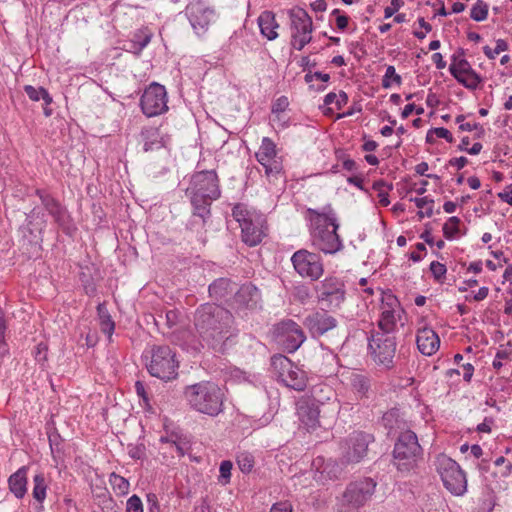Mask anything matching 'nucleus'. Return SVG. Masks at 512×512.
Here are the masks:
<instances>
[{
    "instance_id": "1",
    "label": "nucleus",
    "mask_w": 512,
    "mask_h": 512,
    "mask_svg": "<svg viewBox=\"0 0 512 512\" xmlns=\"http://www.w3.org/2000/svg\"><path fill=\"white\" fill-rule=\"evenodd\" d=\"M193 324L201 339L192 345L195 350L204 347L205 343L215 352L224 353L235 336L233 314L217 304L200 305L194 313Z\"/></svg>"
},
{
    "instance_id": "2",
    "label": "nucleus",
    "mask_w": 512,
    "mask_h": 512,
    "mask_svg": "<svg viewBox=\"0 0 512 512\" xmlns=\"http://www.w3.org/2000/svg\"><path fill=\"white\" fill-rule=\"evenodd\" d=\"M307 213L311 222L313 246L325 254H335L342 250V240L337 233L339 224L332 207L327 205L321 211L309 208Z\"/></svg>"
},
{
    "instance_id": "3",
    "label": "nucleus",
    "mask_w": 512,
    "mask_h": 512,
    "mask_svg": "<svg viewBox=\"0 0 512 512\" xmlns=\"http://www.w3.org/2000/svg\"><path fill=\"white\" fill-rule=\"evenodd\" d=\"M186 194L190 197L194 215L204 220L210 215L212 202L221 196L217 173L214 170H203L193 174Z\"/></svg>"
},
{
    "instance_id": "4",
    "label": "nucleus",
    "mask_w": 512,
    "mask_h": 512,
    "mask_svg": "<svg viewBox=\"0 0 512 512\" xmlns=\"http://www.w3.org/2000/svg\"><path fill=\"white\" fill-rule=\"evenodd\" d=\"M183 395L190 408L199 413L215 417L223 411L224 393L214 382L186 386Z\"/></svg>"
},
{
    "instance_id": "5",
    "label": "nucleus",
    "mask_w": 512,
    "mask_h": 512,
    "mask_svg": "<svg viewBox=\"0 0 512 512\" xmlns=\"http://www.w3.org/2000/svg\"><path fill=\"white\" fill-rule=\"evenodd\" d=\"M148 354L146 368L151 376L164 381L177 377L179 361L176 359V353L169 346H153Z\"/></svg>"
},
{
    "instance_id": "6",
    "label": "nucleus",
    "mask_w": 512,
    "mask_h": 512,
    "mask_svg": "<svg viewBox=\"0 0 512 512\" xmlns=\"http://www.w3.org/2000/svg\"><path fill=\"white\" fill-rule=\"evenodd\" d=\"M422 456V448L417 435L411 430L400 432L394 445V465L401 472L413 469Z\"/></svg>"
},
{
    "instance_id": "7",
    "label": "nucleus",
    "mask_w": 512,
    "mask_h": 512,
    "mask_svg": "<svg viewBox=\"0 0 512 512\" xmlns=\"http://www.w3.org/2000/svg\"><path fill=\"white\" fill-rule=\"evenodd\" d=\"M436 466L443 485L448 491L457 496L466 492V475L455 460L446 455H439Z\"/></svg>"
},
{
    "instance_id": "8",
    "label": "nucleus",
    "mask_w": 512,
    "mask_h": 512,
    "mask_svg": "<svg viewBox=\"0 0 512 512\" xmlns=\"http://www.w3.org/2000/svg\"><path fill=\"white\" fill-rule=\"evenodd\" d=\"M318 303L327 310L340 309L346 299L344 282L337 277L329 276L315 286Z\"/></svg>"
},
{
    "instance_id": "9",
    "label": "nucleus",
    "mask_w": 512,
    "mask_h": 512,
    "mask_svg": "<svg viewBox=\"0 0 512 512\" xmlns=\"http://www.w3.org/2000/svg\"><path fill=\"white\" fill-rule=\"evenodd\" d=\"M291 47L301 51L312 40L313 22L309 14L302 8L289 11Z\"/></svg>"
},
{
    "instance_id": "10",
    "label": "nucleus",
    "mask_w": 512,
    "mask_h": 512,
    "mask_svg": "<svg viewBox=\"0 0 512 512\" xmlns=\"http://www.w3.org/2000/svg\"><path fill=\"white\" fill-rule=\"evenodd\" d=\"M369 340V349L373 361L378 366L390 369L393 367L396 353V338L387 333H372Z\"/></svg>"
},
{
    "instance_id": "11",
    "label": "nucleus",
    "mask_w": 512,
    "mask_h": 512,
    "mask_svg": "<svg viewBox=\"0 0 512 512\" xmlns=\"http://www.w3.org/2000/svg\"><path fill=\"white\" fill-rule=\"evenodd\" d=\"M140 105L143 113L148 117L160 115L168 110L167 92L163 85L150 84L144 91Z\"/></svg>"
},
{
    "instance_id": "12",
    "label": "nucleus",
    "mask_w": 512,
    "mask_h": 512,
    "mask_svg": "<svg viewBox=\"0 0 512 512\" xmlns=\"http://www.w3.org/2000/svg\"><path fill=\"white\" fill-rule=\"evenodd\" d=\"M291 261L297 273L302 277L317 280L324 272L321 257L316 253L309 252L308 250L301 249L296 251L292 256Z\"/></svg>"
},
{
    "instance_id": "13",
    "label": "nucleus",
    "mask_w": 512,
    "mask_h": 512,
    "mask_svg": "<svg viewBox=\"0 0 512 512\" xmlns=\"http://www.w3.org/2000/svg\"><path fill=\"white\" fill-rule=\"evenodd\" d=\"M373 441V436L371 434L362 432V431H354L351 433L346 440L342 461L343 463H358L360 462L367 454L368 445Z\"/></svg>"
},
{
    "instance_id": "14",
    "label": "nucleus",
    "mask_w": 512,
    "mask_h": 512,
    "mask_svg": "<svg viewBox=\"0 0 512 512\" xmlns=\"http://www.w3.org/2000/svg\"><path fill=\"white\" fill-rule=\"evenodd\" d=\"M376 483L371 478L351 482L343 493V502L353 508L363 506L373 495Z\"/></svg>"
},
{
    "instance_id": "15",
    "label": "nucleus",
    "mask_w": 512,
    "mask_h": 512,
    "mask_svg": "<svg viewBox=\"0 0 512 512\" xmlns=\"http://www.w3.org/2000/svg\"><path fill=\"white\" fill-rule=\"evenodd\" d=\"M274 333L289 352L296 351L306 339L300 325L291 319L275 325Z\"/></svg>"
},
{
    "instance_id": "16",
    "label": "nucleus",
    "mask_w": 512,
    "mask_h": 512,
    "mask_svg": "<svg viewBox=\"0 0 512 512\" xmlns=\"http://www.w3.org/2000/svg\"><path fill=\"white\" fill-rule=\"evenodd\" d=\"M330 310L321 307L320 310L313 311L304 319V326L308 329L312 337H321L328 331L337 327V319L329 314Z\"/></svg>"
},
{
    "instance_id": "17",
    "label": "nucleus",
    "mask_w": 512,
    "mask_h": 512,
    "mask_svg": "<svg viewBox=\"0 0 512 512\" xmlns=\"http://www.w3.org/2000/svg\"><path fill=\"white\" fill-rule=\"evenodd\" d=\"M449 71L451 75L467 89L475 90L482 82L481 76L472 68L471 64L465 58L458 59V56H452Z\"/></svg>"
},
{
    "instance_id": "18",
    "label": "nucleus",
    "mask_w": 512,
    "mask_h": 512,
    "mask_svg": "<svg viewBox=\"0 0 512 512\" xmlns=\"http://www.w3.org/2000/svg\"><path fill=\"white\" fill-rule=\"evenodd\" d=\"M186 15L197 34L204 33L214 20L215 12L202 1L191 2L186 7Z\"/></svg>"
},
{
    "instance_id": "19",
    "label": "nucleus",
    "mask_w": 512,
    "mask_h": 512,
    "mask_svg": "<svg viewBox=\"0 0 512 512\" xmlns=\"http://www.w3.org/2000/svg\"><path fill=\"white\" fill-rule=\"evenodd\" d=\"M276 155L277 151L275 143L270 138L264 137L255 157L265 168V174L267 176L277 175L282 171V164L276 160Z\"/></svg>"
},
{
    "instance_id": "20",
    "label": "nucleus",
    "mask_w": 512,
    "mask_h": 512,
    "mask_svg": "<svg viewBox=\"0 0 512 512\" xmlns=\"http://www.w3.org/2000/svg\"><path fill=\"white\" fill-rule=\"evenodd\" d=\"M399 307L398 299L392 294H384L381 304V315L378 320L379 333L392 335L396 328V309Z\"/></svg>"
},
{
    "instance_id": "21",
    "label": "nucleus",
    "mask_w": 512,
    "mask_h": 512,
    "mask_svg": "<svg viewBox=\"0 0 512 512\" xmlns=\"http://www.w3.org/2000/svg\"><path fill=\"white\" fill-rule=\"evenodd\" d=\"M297 412L301 423L307 430H314L319 425V401L314 398H301L297 404Z\"/></svg>"
},
{
    "instance_id": "22",
    "label": "nucleus",
    "mask_w": 512,
    "mask_h": 512,
    "mask_svg": "<svg viewBox=\"0 0 512 512\" xmlns=\"http://www.w3.org/2000/svg\"><path fill=\"white\" fill-rule=\"evenodd\" d=\"M343 377L357 398H369L372 387V379L369 374L352 370L343 374Z\"/></svg>"
},
{
    "instance_id": "23",
    "label": "nucleus",
    "mask_w": 512,
    "mask_h": 512,
    "mask_svg": "<svg viewBox=\"0 0 512 512\" xmlns=\"http://www.w3.org/2000/svg\"><path fill=\"white\" fill-rule=\"evenodd\" d=\"M260 301V291L251 283L243 284L234 294V302L237 308L256 309Z\"/></svg>"
},
{
    "instance_id": "24",
    "label": "nucleus",
    "mask_w": 512,
    "mask_h": 512,
    "mask_svg": "<svg viewBox=\"0 0 512 512\" xmlns=\"http://www.w3.org/2000/svg\"><path fill=\"white\" fill-rule=\"evenodd\" d=\"M418 350L426 356H431L440 347V339L437 333L428 327L419 329L416 336Z\"/></svg>"
},
{
    "instance_id": "25",
    "label": "nucleus",
    "mask_w": 512,
    "mask_h": 512,
    "mask_svg": "<svg viewBox=\"0 0 512 512\" xmlns=\"http://www.w3.org/2000/svg\"><path fill=\"white\" fill-rule=\"evenodd\" d=\"M264 236L265 232L259 219L253 218L248 223L243 224L241 228L242 241L249 246L258 245Z\"/></svg>"
},
{
    "instance_id": "26",
    "label": "nucleus",
    "mask_w": 512,
    "mask_h": 512,
    "mask_svg": "<svg viewBox=\"0 0 512 512\" xmlns=\"http://www.w3.org/2000/svg\"><path fill=\"white\" fill-rule=\"evenodd\" d=\"M28 470V466H22L8 478L9 490L17 499H22L27 493Z\"/></svg>"
},
{
    "instance_id": "27",
    "label": "nucleus",
    "mask_w": 512,
    "mask_h": 512,
    "mask_svg": "<svg viewBox=\"0 0 512 512\" xmlns=\"http://www.w3.org/2000/svg\"><path fill=\"white\" fill-rule=\"evenodd\" d=\"M258 25L261 34L268 40L272 41L278 37L277 29L279 24L275 19V14L272 11L265 10L258 17Z\"/></svg>"
},
{
    "instance_id": "28",
    "label": "nucleus",
    "mask_w": 512,
    "mask_h": 512,
    "mask_svg": "<svg viewBox=\"0 0 512 512\" xmlns=\"http://www.w3.org/2000/svg\"><path fill=\"white\" fill-rule=\"evenodd\" d=\"M307 381L306 372L294 364L281 382L286 387L300 392L306 389Z\"/></svg>"
},
{
    "instance_id": "29",
    "label": "nucleus",
    "mask_w": 512,
    "mask_h": 512,
    "mask_svg": "<svg viewBox=\"0 0 512 512\" xmlns=\"http://www.w3.org/2000/svg\"><path fill=\"white\" fill-rule=\"evenodd\" d=\"M236 288L230 279L219 278L209 285V295L216 300H223L231 295Z\"/></svg>"
},
{
    "instance_id": "30",
    "label": "nucleus",
    "mask_w": 512,
    "mask_h": 512,
    "mask_svg": "<svg viewBox=\"0 0 512 512\" xmlns=\"http://www.w3.org/2000/svg\"><path fill=\"white\" fill-rule=\"evenodd\" d=\"M382 423L388 430V435L406 430V422L400 417V411L397 408L385 412L382 417Z\"/></svg>"
},
{
    "instance_id": "31",
    "label": "nucleus",
    "mask_w": 512,
    "mask_h": 512,
    "mask_svg": "<svg viewBox=\"0 0 512 512\" xmlns=\"http://www.w3.org/2000/svg\"><path fill=\"white\" fill-rule=\"evenodd\" d=\"M143 138V149L145 152L159 150L164 146L163 138L157 128H147L141 133Z\"/></svg>"
},
{
    "instance_id": "32",
    "label": "nucleus",
    "mask_w": 512,
    "mask_h": 512,
    "mask_svg": "<svg viewBox=\"0 0 512 512\" xmlns=\"http://www.w3.org/2000/svg\"><path fill=\"white\" fill-rule=\"evenodd\" d=\"M153 33L148 28L137 30L129 43V51L139 55L142 50L150 43Z\"/></svg>"
},
{
    "instance_id": "33",
    "label": "nucleus",
    "mask_w": 512,
    "mask_h": 512,
    "mask_svg": "<svg viewBox=\"0 0 512 512\" xmlns=\"http://www.w3.org/2000/svg\"><path fill=\"white\" fill-rule=\"evenodd\" d=\"M293 365L294 363L282 354L274 355L271 358L272 371L280 382L284 379L289 370L293 368Z\"/></svg>"
},
{
    "instance_id": "34",
    "label": "nucleus",
    "mask_w": 512,
    "mask_h": 512,
    "mask_svg": "<svg viewBox=\"0 0 512 512\" xmlns=\"http://www.w3.org/2000/svg\"><path fill=\"white\" fill-rule=\"evenodd\" d=\"M97 314L99 318L101 331L111 337L115 329V323L107 309L105 303H99L97 306Z\"/></svg>"
},
{
    "instance_id": "35",
    "label": "nucleus",
    "mask_w": 512,
    "mask_h": 512,
    "mask_svg": "<svg viewBox=\"0 0 512 512\" xmlns=\"http://www.w3.org/2000/svg\"><path fill=\"white\" fill-rule=\"evenodd\" d=\"M24 91L32 101H39L40 99H42L44 101V104L46 105H50L52 102L51 96L49 95L48 91L43 87H34L32 85H26L24 87Z\"/></svg>"
},
{
    "instance_id": "36",
    "label": "nucleus",
    "mask_w": 512,
    "mask_h": 512,
    "mask_svg": "<svg viewBox=\"0 0 512 512\" xmlns=\"http://www.w3.org/2000/svg\"><path fill=\"white\" fill-rule=\"evenodd\" d=\"M34 487L32 491L33 498L42 503L46 498L47 484L42 473L36 474L33 478Z\"/></svg>"
},
{
    "instance_id": "37",
    "label": "nucleus",
    "mask_w": 512,
    "mask_h": 512,
    "mask_svg": "<svg viewBox=\"0 0 512 512\" xmlns=\"http://www.w3.org/2000/svg\"><path fill=\"white\" fill-rule=\"evenodd\" d=\"M109 482L116 494L121 496L128 494L130 484L126 478L113 472L110 475Z\"/></svg>"
},
{
    "instance_id": "38",
    "label": "nucleus",
    "mask_w": 512,
    "mask_h": 512,
    "mask_svg": "<svg viewBox=\"0 0 512 512\" xmlns=\"http://www.w3.org/2000/svg\"><path fill=\"white\" fill-rule=\"evenodd\" d=\"M489 6L483 0H477L471 8L470 17L477 22L484 21L488 16Z\"/></svg>"
},
{
    "instance_id": "39",
    "label": "nucleus",
    "mask_w": 512,
    "mask_h": 512,
    "mask_svg": "<svg viewBox=\"0 0 512 512\" xmlns=\"http://www.w3.org/2000/svg\"><path fill=\"white\" fill-rule=\"evenodd\" d=\"M348 102V96L344 91H340L339 94H336L334 92L328 93L324 98V104L325 105H332L335 104V107L337 110L342 109L343 106H345Z\"/></svg>"
},
{
    "instance_id": "40",
    "label": "nucleus",
    "mask_w": 512,
    "mask_h": 512,
    "mask_svg": "<svg viewBox=\"0 0 512 512\" xmlns=\"http://www.w3.org/2000/svg\"><path fill=\"white\" fill-rule=\"evenodd\" d=\"M232 216L239 223L240 228L253 219V215L242 204H236L233 207Z\"/></svg>"
},
{
    "instance_id": "41",
    "label": "nucleus",
    "mask_w": 512,
    "mask_h": 512,
    "mask_svg": "<svg viewBox=\"0 0 512 512\" xmlns=\"http://www.w3.org/2000/svg\"><path fill=\"white\" fill-rule=\"evenodd\" d=\"M393 82L399 86L402 83V78L399 74L396 73L395 67L389 65L386 68V72L382 78V87L385 89L390 88Z\"/></svg>"
},
{
    "instance_id": "42",
    "label": "nucleus",
    "mask_w": 512,
    "mask_h": 512,
    "mask_svg": "<svg viewBox=\"0 0 512 512\" xmlns=\"http://www.w3.org/2000/svg\"><path fill=\"white\" fill-rule=\"evenodd\" d=\"M414 202L420 209L418 212V216L420 218H423L424 216L430 217L433 214V200L428 199L427 197H423L415 198Z\"/></svg>"
},
{
    "instance_id": "43",
    "label": "nucleus",
    "mask_w": 512,
    "mask_h": 512,
    "mask_svg": "<svg viewBox=\"0 0 512 512\" xmlns=\"http://www.w3.org/2000/svg\"><path fill=\"white\" fill-rule=\"evenodd\" d=\"M55 220V222L61 226L66 227L69 222V216L66 209L59 203L56 207L48 212Z\"/></svg>"
},
{
    "instance_id": "44",
    "label": "nucleus",
    "mask_w": 512,
    "mask_h": 512,
    "mask_svg": "<svg viewBox=\"0 0 512 512\" xmlns=\"http://www.w3.org/2000/svg\"><path fill=\"white\" fill-rule=\"evenodd\" d=\"M460 219L452 216L443 225V234L447 239H453L459 231Z\"/></svg>"
},
{
    "instance_id": "45",
    "label": "nucleus",
    "mask_w": 512,
    "mask_h": 512,
    "mask_svg": "<svg viewBox=\"0 0 512 512\" xmlns=\"http://www.w3.org/2000/svg\"><path fill=\"white\" fill-rule=\"evenodd\" d=\"M237 464L243 473H249L254 467V458L249 453H241L237 456Z\"/></svg>"
},
{
    "instance_id": "46",
    "label": "nucleus",
    "mask_w": 512,
    "mask_h": 512,
    "mask_svg": "<svg viewBox=\"0 0 512 512\" xmlns=\"http://www.w3.org/2000/svg\"><path fill=\"white\" fill-rule=\"evenodd\" d=\"M158 318L164 320L166 327L171 330L179 322V312L177 310H168L164 315L162 313L158 314Z\"/></svg>"
},
{
    "instance_id": "47",
    "label": "nucleus",
    "mask_w": 512,
    "mask_h": 512,
    "mask_svg": "<svg viewBox=\"0 0 512 512\" xmlns=\"http://www.w3.org/2000/svg\"><path fill=\"white\" fill-rule=\"evenodd\" d=\"M36 195L40 198L43 206L48 212L59 204V202L54 197L46 193L44 190L37 189Z\"/></svg>"
},
{
    "instance_id": "48",
    "label": "nucleus",
    "mask_w": 512,
    "mask_h": 512,
    "mask_svg": "<svg viewBox=\"0 0 512 512\" xmlns=\"http://www.w3.org/2000/svg\"><path fill=\"white\" fill-rule=\"evenodd\" d=\"M36 195L40 198L43 206L48 212L59 204V202L54 197L46 193L44 190L37 189Z\"/></svg>"
},
{
    "instance_id": "49",
    "label": "nucleus",
    "mask_w": 512,
    "mask_h": 512,
    "mask_svg": "<svg viewBox=\"0 0 512 512\" xmlns=\"http://www.w3.org/2000/svg\"><path fill=\"white\" fill-rule=\"evenodd\" d=\"M430 271L435 280L441 282L447 272L446 266L438 261H433L430 264Z\"/></svg>"
},
{
    "instance_id": "50",
    "label": "nucleus",
    "mask_w": 512,
    "mask_h": 512,
    "mask_svg": "<svg viewBox=\"0 0 512 512\" xmlns=\"http://www.w3.org/2000/svg\"><path fill=\"white\" fill-rule=\"evenodd\" d=\"M232 467H233L232 462L229 460H224L221 462L220 468H219L220 482L226 484L230 481Z\"/></svg>"
},
{
    "instance_id": "51",
    "label": "nucleus",
    "mask_w": 512,
    "mask_h": 512,
    "mask_svg": "<svg viewBox=\"0 0 512 512\" xmlns=\"http://www.w3.org/2000/svg\"><path fill=\"white\" fill-rule=\"evenodd\" d=\"M126 512H143V504L137 495H132L127 500Z\"/></svg>"
},
{
    "instance_id": "52",
    "label": "nucleus",
    "mask_w": 512,
    "mask_h": 512,
    "mask_svg": "<svg viewBox=\"0 0 512 512\" xmlns=\"http://www.w3.org/2000/svg\"><path fill=\"white\" fill-rule=\"evenodd\" d=\"M135 390L137 395L142 399L143 404L145 405L147 410H151L152 407L149 402V397L145 389V385L142 381H136Z\"/></svg>"
},
{
    "instance_id": "53",
    "label": "nucleus",
    "mask_w": 512,
    "mask_h": 512,
    "mask_svg": "<svg viewBox=\"0 0 512 512\" xmlns=\"http://www.w3.org/2000/svg\"><path fill=\"white\" fill-rule=\"evenodd\" d=\"M288 105H289V102H288L287 97H285V96H281V97H279V98L275 101V103L273 104V106H272V113H273V115H277V116H279V115H280V113H283V112L286 110V108L288 107Z\"/></svg>"
},
{
    "instance_id": "54",
    "label": "nucleus",
    "mask_w": 512,
    "mask_h": 512,
    "mask_svg": "<svg viewBox=\"0 0 512 512\" xmlns=\"http://www.w3.org/2000/svg\"><path fill=\"white\" fill-rule=\"evenodd\" d=\"M403 5V0H391V5L386 7L384 10L385 18L387 19L392 17Z\"/></svg>"
},
{
    "instance_id": "55",
    "label": "nucleus",
    "mask_w": 512,
    "mask_h": 512,
    "mask_svg": "<svg viewBox=\"0 0 512 512\" xmlns=\"http://www.w3.org/2000/svg\"><path fill=\"white\" fill-rule=\"evenodd\" d=\"M294 297L301 303H305L310 298L309 289L304 285L295 287Z\"/></svg>"
},
{
    "instance_id": "56",
    "label": "nucleus",
    "mask_w": 512,
    "mask_h": 512,
    "mask_svg": "<svg viewBox=\"0 0 512 512\" xmlns=\"http://www.w3.org/2000/svg\"><path fill=\"white\" fill-rule=\"evenodd\" d=\"M433 133H435V136L437 138H443L449 143H452L454 141L451 132L444 127L433 128Z\"/></svg>"
},
{
    "instance_id": "57",
    "label": "nucleus",
    "mask_w": 512,
    "mask_h": 512,
    "mask_svg": "<svg viewBox=\"0 0 512 512\" xmlns=\"http://www.w3.org/2000/svg\"><path fill=\"white\" fill-rule=\"evenodd\" d=\"M269 512H292V505L287 502H278L275 503Z\"/></svg>"
},
{
    "instance_id": "58",
    "label": "nucleus",
    "mask_w": 512,
    "mask_h": 512,
    "mask_svg": "<svg viewBox=\"0 0 512 512\" xmlns=\"http://www.w3.org/2000/svg\"><path fill=\"white\" fill-rule=\"evenodd\" d=\"M467 163H468V159L464 156L451 158L448 161L449 166L456 167L458 170L464 168L467 165Z\"/></svg>"
},
{
    "instance_id": "59",
    "label": "nucleus",
    "mask_w": 512,
    "mask_h": 512,
    "mask_svg": "<svg viewBox=\"0 0 512 512\" xmlns=\"http://www.w3.org/2000/svg\"><path fill=\"white\" fill-rule=\"evenodd\" d=\"M463 370H464V373H463V379L466 381V382H470L471 381V378L473 376V373H474V367L472 364L470 363H467V364H464L463 366Z\"/></svg>"
},
{
    "instance_id": "60",
    "label": "nucleus",
    "mask_w": 512,
    "mask_h": 512,
    "mask_svg": "<svg viewBox=\"0 0 512 512\" xmlns=\"http://www.w3.org/2000/svg\"><path fill=\"white\" fill-rule=\"evenodd\" d=\"M432 61L435 63L437 69H444L446 67V62L444 61L442 54L439 52L432 55Z\"/></svg>"
},
{
    "instance_id": "61",
    "label": "nucleus",
    "mask_w": 512,
    "mask_h": 512,
    "mask_svg": "<svg viewBox=\"0 0 512 512\" xmlns=\"http://www.w3.org/2000/svg\"><path fill=\"white\" fill-rule=\"evenodd\" d=\"M349 18L345 15H338L336 18V26L340 30H345L348 26Z\"/></svg>"
},
{
    "instance_id": "62",
    "label": "nucleus",
    "mask_w": 512,
    "mask_h": 512,
    "mask_svg": "<svg viewBox=\"0 0 512 512\" xmlns=\"http://www.w3.org/2000/svg\"><path fill=\"white\" fill-rule=\"evenodd\" d=\"M310 6L315 12H323L327 8L325 0H316L312 2Z\"/></svg>"
},
{
    "instance_id": "63",
    "label": "nucleus",
    "mask_w": 512,
    "mask_h": 512,
    "mask_svg": "<svg viewBox=\"0 0 512 512\" xmlns=\"http://www.w3.org/2000/svg\"><path fill=\"white\" fill-rule=\"evenodd\" d=\"M378 198H379V204L383 207H386L390 204V201L388 199V192L385 190H380L378 192Z\"/></svg>"
},
{
    "instance_id": "64",
    "label": "nucleus",
    "mask_w": 512,
    "mask_h": 512,
    "mask_svg": "<svg viewBox=\"0 0 512 512\" xmlns=\"http://www.w3.org/2000/svg\"><path fill=\"white\" fill-rule=\"evenodd\" d=\"M498 197L508 203L509 205H512V189L510 191H504L498 194Z\"/></svg>"
}]
</instances>
